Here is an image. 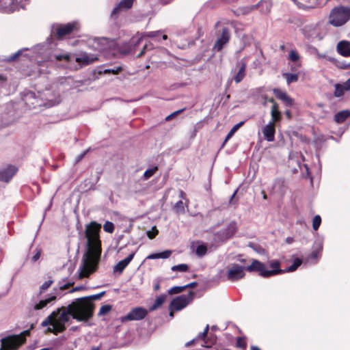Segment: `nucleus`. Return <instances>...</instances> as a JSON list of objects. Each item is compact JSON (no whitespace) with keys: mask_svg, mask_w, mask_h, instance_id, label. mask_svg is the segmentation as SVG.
Here are the masks:
<instances>
[{"mask_svg":"<svg viewBox=\"0 0 350 350\" xmlns=\"http://www.w3.org/2000/svg\"><path fill=\"white\" fill-rule=\"evenodd\" d=\"M100 229V224L91 221L85 225L84 232L81 234V237L85 240L86 252L78 270L80 278L88 277L97 268L101 254Z\"/></svg>","mask_w":350,"mask_h":350,"instance_id":"obj_1","label":"nucleus"},{"mask_svg":"<svg viewBox=\"0 0 350 350\" xmlns=\"http://www.w3.org/2000/svg\"><path fill=\"white\" fill-rule=\"evenodd\" d=\"M67 306L53 311L42 323V327H48L47 331L57 335L66 330V324L70 321V314Z\"/></svg>","mask_w":350,"mask_h":350,"instance_id":"obj_2","label":"nucleus"},{"mask_svg":"<svg viewBox=\"0 0 350 350\" xmlns=\"http://www.w3.org/2000/svg\"><path fill=\"white\" fill-rule=\"evenodd\" d=\"M67 308L72 319L77 321H88L93 316L94 304L81 297L72 301Z\"/></svg>","mask_w":350,"mask_h":350,"instance_id":"obj_3","label":"nucleus"},{"mask_svg":"<svg viewBox=\"0 0 350 350\" xmlns=\"http://www.w3.org/2000/svg\"><path fill=\"white\" fill-rule=\"evenodd\" d=\"M350 19V8L347 6L334 8L329 15V23L334 27H340Z\"/></svg>","mask_w":350,"mask_h":350,"instance_id":"obj_4","label":"nucleus"},{"mask_svg":"<svg viewBox=\"0 0 350 350\" xmlns=\"http://www.w3.org/2000/svg\"><path fill=\"white\" fill-rule=\"evenodd\" d=\"M30 333L29 330H25L18 335H12L1 340V346L0 350H16L25 342V337Z\"/></svg>","mask_w":350,"mask_h":350,"instance_id":"obj_5","label":"nucleus"},{"mask_svg":"<svg viewBox=\"0 0 350 350\" xmlns=\"http://www.w3.org/2000/svg\"><path fill=\"white\" fill-rule=\"evenodd\" d=\"M301 31L305 38L311 40H321L325 35L324 28L320 23L308 24L301 29Z\"/></svg>","mask_w":350,"mask_h":350,"instance_id":"obj_6","label":"nucleus"},{"mask_svg":"<svg viewBox=\"0 0 350 350\" xmlns=\"http://www.w3.org/2000/svg\"><path fill=\"white\" fill-rule=\"evenodd\" d=\"M248 271H259L260 275L262 277H269L278 273H281L283 271L282 269L278 270H267L265 265L257 260H253L252 264L245 267Z\"/></svg>","mask_w":350,"mask_h":350,"instance_id":"obj_7","label":"nucleus"},{"mask_svg":"<svg viewBox=\"0 0 350 350\" xmlns=\"http://www.w3.org/2000/svg\"><path fill=\"white\" fill-rule=\"evenodd\" d=\"M195 293L192 291L187 295H179L172 301L170 306L172 310L179 311L185 308L193 299Z\"/></svg>","mask_w":350,"mask_h":350,"instance_id":"obj_8","label":"nucleus"},{"mask_svg":"<svg viewBox=\"0 0 350 350\" xmlns=\"http://www.w3.org/2000/svg\"><path fill=\"white\" fill-rule=\"evenodd\" d=\"M245 267L238 264H231L227 271V278L230 281H235L245 276Z\"/></svg>","mask_w":350,"mask_h":350,"instance_id":"obj_9","label":"nucleus"},{"mask_svg":"<svg viewBox=\"0 0 350 350\" xmlns=\"http://www.w3.org/2000/svg\"><path fill=\"white\" fill-rule=\"evenodd\" d=\"M77 23L75 22L69 23L66 25L56 24L52 27L53 33H56L58 38H62L73 31Z\"/></svg>","mask_w":350,"mask_h":350,"instance_id":"obj_10","label":"nucleus"},{"mask_svg":"<svg viewBox=\"0 0 350 350\" xmlns=\"http://www.w3.org/2000/svg\"><path fill=\"white\" fill-rule=\"evenodd\" d=\"M46 50V46L44 44H38L33 49H31L29 53L25 55L30 59L31 61H35L38 64H40L42 62L43 53Z\"/></svg>","mask_w":350,"mask_h":350,"instance_id":"obj_11","label":"nucleus"},{"mask_svg":"<svg viewBox=\"0 0 350 350\" xmlns=\"http://www.w3.org/2000/svg\"><path fill=\"white\" fill-rule=\"evenodd\" d=\"M27 0H8L2 5L1 9L5 12H13L24 8Z\"/></svg>","mask_w":350,"mask_h":350,"instance_id":"obj_12","label":"nucleus"},{"mask_svg":"<svg viewBox=\"0 0 350 350\" xmlns=\"http://www.w3.org/2000/svg\"><path fill=\"white\" fill-rule=\"evenodd\" d=\"M18 169L14 165H8L0 169V181L8 183L17 172Z\"/></svg>","mask_w":350,"mask_h":350,"instance_id":"obj_13","label":"nucleus"},{"mask_svg":"<svg viewBox=\"0 0 350 350\" xmlns=\"http://www.w3.org/2000/svg\"><path fill=\"white\" fill-rule=\"evenodd\" d=\"M148 312L146 309L137 307L133 308L124 317L126 320L129 321H139L143 319L147 314Z\"/></svg>","mask_w":350,"mask_h":350,"instance_id":"obj_14","label":"nucleus"},{"mask_svg":"<svg viewBox=\"0 0 350 350\" xmlns=\"http://www.w3.org/2000/svg\"><path fill=\"white\" fill-rule=\"evenodd\" d=\"M264 138L269 142H273L275 139V124L269 122V123L263 126L261 129Z\"/></svg>","mask_w":350,"mask_h":350,"instance_id":"obj_15","label":"nucleus"},{"mask_svg":"<svg viewBox=\"0 0 350 350\" xmlns=\"http://www.w3.org/2000/svg\"><path fill=\"white\" fill-rule=\"evenodd\" d=\"M230 40V32L227 28H223L222 33L219 38L215 42L213 49L217 51H221L224 46Z\"/></svg>","mask_w":350,"mask_h":350,"instance_id":"obj_16","label":"nucleus"},{"mask_svg":"<svg viewBox=\"0 0 350 350\" xmlns=\"http://www.w3.org/2000/svg\"><path fill=\"white\" fill-rule=\"evenodd\" d=\"M134 1L135 0H121L112 10L111 16L113 17L122 12L129 10L131 8Z\"/></svg>","mask_w":350,"mask_h":350,"instance_id":"obj_17","label":"nucleus"},{"mask_svg":"<svg viewBox=\"0 0 350 350\" xmlns=\"http://www.w3.org/2000/svg\"><path fill=\"white\" fill-rule=\"evenodd\" d=\"M191 248L198 257L202 258L207 253L206 245L202 243L199 241L193 242L191 245Z\"/></svg>","mask_w":350,"mask_h":350,"instance_id":"obj_18","label":"nucleus"},{"mask_svg":"<svg viewBox=\"0 0 350 350\" xmlns=\"http://www.w3.org/2000/svg\"><path fill=\"white\" fill-rule=\"evenodd\" d=\"M135 253L129 254L126 258L118 262L113 267V272L121 274L134 257Z\"/></svg>","mask_w":350,"mask_h":350,"instance_id":"obj_19","label":"nucleus"},{"mask_svg":"<svg viewBox=\"0 0 350 350\" xmlns=\"http://www.w3.org/2000/svg\"><path fill=\"white\" fill-rule=\"evenodd\" d=\"M98 57L93 54L83 53L80 56L76 57V62L83 65H88L96 61Z\"/></svg>","mask_w":350,"mask_h":350,"instance_id":"obj_20","label":"nucleus"},{"mask_svg":"<svg viewBox=\"0 0 350 350\" xmlns=\"http://www.w3.org/2000/svg\"><path fill=\"white\" fill-rule=\"evenodd\" d=\"M337 51L344 57L350 56V42L342 40L337 44Z\"/></svg>","mask_w":350,"mask_h":350,"instance_id":"obj_21","label":"nucleus"},{"mask_svg":"<svg viewBox=\"0 0 350 350\" xmlns=\"http://www.w3.org/2000/svg\"><path fill=\"white\" fill-rule=\"evenodd\" d=\"M239 64L240 65L239 71L234 76V80L237 83H240L244 79L246 73V62L241 61L239 63Z\"/></svg>","mask_w":350,"mask_h":350,"instance_id":"obj_22","label":"nucleus"},{"mask_svg":"<svg viewBox=\"0 0 350 350\" xmlns=\"http://www.w3.org/2000/svg\"><path fill=\"white\" fill-rule=\"evenodd\" d=\"M189 204V200L188 199H185V202L180 200L174 204L173 210L176 214H185V207L188 208Z\"/></svg>","mask_w":350,"mask_h":350,"instance_id":"obj_23","label":"nucleus"},{"mask_svg":"<svg viewBox=\"0 0 350 350\" xmlns=\"http://www.w3.org/2000/svg\"><path fill=\"white\" fill-rule=\"evenodd\" d=\"M55 299H56V296L51 295L45 299L40 300L39 302L35 303L33 305V308L35 310H41V309L44 308V307H46L48 304L54 302L55 301Z\"/></svg>","mask_w":350,"mask_h":350,"instance_id":"obj_24","label":"nucleus"},{"mask_svg":"<svg viewBox=\"0 0 350 350\" xmlns=\"http://www.w3.org/2000/svg\"><path fill=\"white\" fill-rule=\"evenodd\" d=\"M172 250H167L159 253H154L148 255L146 258L147 259H158V258H168L172 254Z\"/></svg>","mask_w":350,"mask_h":350,"instance_id":"obj_25","label":"nucleus"},{"mask_svg":"<svg viewBox=\"0 0 350 350\" xmlns=\"http://www.w3.org/2000/svg\"><path fill=\"white\" fill-rule=\"evenodd\" d=\"M237 229V224L235 221H231L226 229H225L224 234L226 238L232 237L236 232Z\"/></svg>","mask_w":350,"mask_h":350,"instance_id":"obj_26","label":"nucleus"},{"mask_svg":"<svg viewBox=\"0 0 350 350\" xmlns=\"http://www.w3.org/2000/svg\"><path fill=\"white\" fill-rule=\"evenodd\" d=\"M350 116V111L343 110L335 115L334 120L338 123L343 122L348 117Z\"/></svg>","mask_w":350,"mask_h":350,"instance_id":"obj_27","label":"nucleus"},{"mask_svg":"<svg viewBox=\"0 0 350 350\" xmlns=\"http://www.w3.org/2000/svg\"><path fill=\"white\" fill-rule=\"evenodd\" d=\"M282 76L286 80L288 85L297 82L299 79V75L296 73L284 72L282 74Z\"/></svg>","mask_w":350,"mask_h":350,"instance_id":"obj_28","label":"nucleus"},{"mask_svg":"<svg viewBox=\"0 0 350 350\" xmlns=\"http://www.w3.org/2000/svg\"><path fill=\"white\" fill-rule=\"evenodd\" d=\"M166 298V295H162L157 297L154 302V304L150 307V310H154L160 307L165 301Z\"/></svg>","mask_w":350,"mask_h":350,"instance_id":"obj_29","label":"nucleus"},{"mask_svg":"<svg viewBox=\"0 0 350 350\" xmlns=\"http://www.w3.org/2000/svg\"><path fill=\"white\" fill-rule=\"evenodd\" d=\"M160 33L161 32L159 31H156L145 32V33H143L141 34L137 33V36H139V37L137 38V41L135 44H139V42L143 39L144 37L153 38V37H156L157 36L160 34Z\"/></svg>","mask_w":350,"mask_h":350,"instance_id":"obj_30","label":"nucleus"},{"mask_svg":"<svg viewBox=\"0 0 350 350\" xmlns=\"http://www.w3.org/2000/svg\"><path fill=\"white\" fill-rule=\"evenodd\" d=\"M301 263H302V260L301 259L296 258L293 261V265H291L290 267H288L286 270H282L283 271L282 273L293 272V271H295L297 269V267L301 265Z\"/></svg>","mask_w":350,"mask_h":350,"instance_id":"obj_31","label":"nucleus"},{"mask_svg":"<svg viewBox=\"0 0 350 350\" xmlns=\"http://www.w3.org/2000/svg\"><path fill=\"white\" fill-rule=\"evenodd\" d=\"M301 263H302V260L301 259L296 258L293 261V265H291L290 267H288L286 270H282L283 271L282 273L293 272V271H295L297 269V267L301 265Z\"/></svg>","mask_w":350,"mask_h":350,"instance_id":"obj_32","label":"nucleus"},{"mask_svg":"<svg viewBox=\"0 0 350 350\" xmlns=\"http://www.w3.org/2000/svg\"><path fill=\"white\" fill-rule=\"evenodd\" d=\"M308 3L307 7L314 8L317 6L324 5L328 0H306Z\"/></svg>","mask_w":350,"mask_h":350,"instance_id":"obj_33","label":"nucleus"},{"mask_svg":"<svg viewBox=\"0 0 350 350\" xmlns=\"http://www.w3.org/2000/svg\"><path fill=\"white\" fill-rule=\"evenodd\" d=\"M208 325H207L204 329V330L200 333L199 335L198 336V337L189 342H188L187 344H186V346H189L191 343L194 342L196 340H198V339H202L203 340L206 336V334L208 333Z\"/></svg>","mask_w":350,"mask_h":350,"instance_id":"obj_34","label":"nucleus"},{"mask_svg":"<svg viewBox=\"0 0 350 350\" xmlns=\"http://www.w3.org/2000/svg\"><path fill=\"white\" fill-rule=\"evenodd\" d=\"M273 93H274L275 96L278 99L281 100L282 101L285 100L286 98V97L288 96V95L286 92H284L279 89H274Z\"/></svg>","mask_w":350,"mask_h":350,"instance_id":"obj_35","label":"nucleus"},{"mask_svg":"<svg viewBox=\"0 0 350 350\" xmlns=\"http://www.w3.org/2000/svg\"><path fill=\"white\" fill-rule=\"evenodd\" d=\"M273 93H274L275 96L278 99L281 100L282 101L285 100L286 98V97L288 96V95L286 92H284L279 89H274Z\"/></svg>","mask_w":350,"mask_h":350,"instance_id":"obj_36","label":"nucleus"},{"mask_svg":"<svg viewBox=\"0 0 350 350\" xmlns=\"http://www.w3.org/2000/svg\"><path fill=\"white\" fill-rule=\"evenodd\" d=\"M171 269L173 271L185 272L188 270V265L186 264H180L172 267Z\"/></svg>","mask_w":350,"mask_h":350,"instance_id":"obj_37","label":"nucleus"},{"mask_svg":"<svg viewBox=\"0 0 350 350\" xmlns=\"http://www.w3.org/2000/svg\"><path fill=\"white\" fill-rule=\"evenodd\" d=\"M300 58L299 55L295 50H291L288 54V59L293 62H297Z\"/></svg>","mask_w":350,"mask_h":350,"instance_id":"obj_38","label":"nucleus"},{"mask_svg":"<svg viewBox=\"0 0 350 350\" xmlns=\"http://www.w3.org/2000/svg\"><path fill=\"white\" fill-rule=\"evenodd\" d=\"M271 120L269 122H273V124H275V122L280 121L282 117L280 111H271Z\"/></svg>","mask_w":350,"mask_h":350,"instance_id":"obj_39","label":"nucleus"},{"mask_svg":"<svg viewBox=\"0 0 350 350\" xmlns=\"http://www.w3.org/2000/svg\"><path fill=\"white\" fill-rule=\"evenodd\" d=\"M105 292L103 291V292H101L100 293H98V294H95V295L84 297L83 298L86 299L87 300H88L89 302H93L94 300H98V299H100L105 295Z\"/></svg>","mask_w":350,"mask_h":350,"instance_id":"obj_40","label":"nucleus"},{"mask_svg":"<svg viewBox=\"0 0 350 350\" xmlns=\"http://www.w3.org/2000/svg\"><path fill=\"white\" fill-rule=\"evenodd\" d=\"M243 124V122H240L239 123L235 124L232 129L230 131V132L228 133L226 137V140H228V139H230L234 134V133Z\"/></svg>","mask_w":350,"mask_h":350,"instance_id":"obj_41","label":"nucleus"},{"mask_svg":"<svg viewBox=\"0 0 350 350\" xmlns=\"http://www.w3.org/2000/svg\"><path fill=\"white\" fill-rule=\"evenodd\" d=\"M344 90L345 89L344 88L343 85H341L340 84H336L335 85V92H334V96L336 97H340L343 95Z\"/></svg>","mask_w":350,"mask_h":350,"instance_id":"obj_42","label":"nucleus"},{"mask_svg":"<svg viewBox=\"0 0 350 350\" xmlns=\"http://www.w3.org/2000/svg\"><path fill=\"white\" fill-rule=\"evenodd\" d=\"M103 229L107 232L112 233L114 231L113 224L109 221H105L103 225Z\"/></svg>","mask_w":350,"mask_h":350,"instance_id":"obj_43","label":"nucleus"},{"mask_svg":"<svg viewBox=\"0 0 350 350\" xmlns=\"http://www.w3.org/2000/svg\"><path fill=\"white\" fill-rule=\"evenodd\" d=\"M321 223V218L319 215H316L312 221V228L314 230H317Z\"/></svg>","mask_w":350,"mask_h":350,"instance_id":"obj_44","label":"nucleus"},{"mask_svg":"<svg viewBox=\"0 0 350 350\" xmlns=\"http://www.w3.org/2000/svg\"><path fill=\"white\" fill-rule=\"evenodd\" d=\"M111 310V306L110 305H104L103 306H101V308H100V310H99V312H98V315L99 316H102V315H105L106 314H107L108 312H109Z\"/></svg>","mask_w":350,"mask_h":350,"instance_id":"obj_45","label":"nucleus"},{"mask_svg":"<svg viewBox=\"0 0 350 350\" xmlns=\"http://www.w3.org/2000/svg\"><path fill=\"white\" fill-rule=\"evenodd\" d=\"M122 70V67L121 66H117L116 68H107V69H105L104 70V73L105 74H113V75H116V74H118L120 71Z\"/></svg>","mask_w":350,"mask_h":350,"instance_id":"obj_46","label":"nucleus"},{"mask_svg":"<svg viewBox=\"0 0 350 350\" xmlns=\"http://www.w3.org/2000/svg\"><path fill=\"white\" fill-rule=\"evenodd\" d=\"M185 289V288L184 286H174V287L171 288L168 291V293L170 294H177V293H181Z\"/></svg>","mask_w":350,"mask_h":350,"instance_id":"obj_47","label":"nucleus"},{"mask_svg":"<svg viewBox=\"0 0 350 350\" xmlns=\"http://www.w3.org/2000/svg\"><path fill=\"white\" fill-rule=\"evenodd\" d=\"M157 170V167H154L150 168V169H148L144 172V176L145 177L146 179H148L150 177H151L155 173V172Z\"/></svg>","mask_w":350,"mask_h":350,"instance_id":"obj_48","label":"nucleus"},{"mask_svg":"<svg viewBox=\"0 0 350 350\" xmlns=\"http://www.w3.org/2000/svg\"><path fill=\"white\" fill-rule=\"evenodd\" d=\"M237 345L238 347L244 349L247 347V342L244 338H239L237 341Z\"/></svg>","mask_w":350,"mask_h":350,"instance_id":"obj_49","label":"nucleus"},{"mask_svg":"<svg viewBox=\"0 0 350 350\" xmlns=\"http://www.w3.org/2000/svg\"><path fill=\"white\" fill-rule=\"evenodd\" d=\"M55 59L56 60H62L65 59L66 61H70V56L68 54H64V55H55Z\"/></svg>","mask_w":350,"mask_h":350,"instance_id":"obj_50","label":"nucleus"},{"mask_svg":"<svg viewBox=\"0 0 350 350\" xmlns=\"http://www.w3.org/2000/svg\"><path fill=\"white\" fill-rule=\"evenodd\" d=\"M152 232H151V231L147 232V236L148 237V238H150L151 239L154 238V237L158 234V230L155 226L152 227Z\"/></svg>","mask_w":350,"mask_h":350,"instance_id":"obj_51","label":"nucleus"},{"mask_svg":"<svg viewBox=\"0 0 350 350\" xmlns=\"http://www.w3.org/2000/svg\"><path fill=\"white\" fill-rule=\"evenodd\" d=\"M40 255H41V250L37 248L36 250V254L31 258L32 262H36L40 258Z\"/></svg>","mask_w":350,"mask_h":350,"instance_id":"obj_52","label":"nucleus"},{"mask_svg":"<svg viewBox=\"0 0 350 350\" xmlns=\"http://www.w3.org/2000/svg\"><path fill=\"white\" fill-rule=\"evenodd\" d=\"M52 282H53L52 280H48V281H46L45 282H44L42 284V285L40 286L41 292L44 291L46 289H48L49 288V286L51 285Z\"/></svg>","mask_w":350,"mask_h":350,"instance_id":"obj_53","label":"nucleus"},{"mask_svg":"<svg viewBox=\"0 0 350 350\" xmlns=\"http://www.w3.org/2000/svg\"><path fill=\"white\" fill-rule=\"evenodd\" d=\"M287 107H291L294 104V100L289 96L282 101Z\"/></svg>","mask_w":350,"mask_h":350,"instance_id":"obj_54","label":"nucleus"},{"mask_svg":"<svg viewBox=\"0 0 350 350\" xmlns=\"http://www.w3.org/2000/svg\"><path fill=\"white\" fill-rule=\"evenodd\" d=\"M269 101L273 103V105L271 109V111H279L278 105L274 101V100L273 98H270L269 100Z\"/></svg>","mask_w":350,"mask_h":350,"instance_id":"obj_55","label":"nucleus"},{"mask_svg":"<svg viewBox=\"0 0 350 350\" xmlns=\"http://www.w3.org/2000/svg\"><path fill=\"white\" fill-rule=\"evenodd\" d=\"M24 50H20L18 51H17L16 53H15L14 54H13L9 59L10 61H13V60H15L18 57H19L20 55H22L23 52Z\"/></svg>","mask_w":350,"mask_h":350,"instance_id":"obj_56","label":"nucleus"},{"mask_svg":"<svg viewBox=\"0 0 350 350\" xmlns=\"http://www.w3.org/2000/svg\"><path fill=\"white\" fill-rule=\"evenodd\" d=\"M270 266L273 268V270H278L279 269L280 263L278 261H273L271 262Z\"/></svg>","mask_w":350,"mask_h":350,"instance_id":"obj_57","label":"nucleus"},{"mask_svg":"<svg viewBox=\"0 0 350 350\" xmlns=\"http://www.w3.org/2000/svg\"><path fill=\"white\" fill-rule=\"evenodd\" d=\"M152 44H146L144 46V49L143 50L141 51V53L138 55V57H141L142 55H143V54L145 53V51L148 49H152Z\"/></svg>","mask_w":350,"mask_h":350,"instance_id":"obj_58","label":"nucleus"},{"mask_svg":"<svg viewBox=\"0 0 350 350\" xmlns=\"http://www.w3.org/2000/svg\"><path fill=\"white\" fill-rule=\"evenodd\" d=\"M315 51V54H316V56L318 59H324L325 57V54H323V53H320L317 49H314Z\"/></svg>","mask_w":350,"mask_h":350,"instance_id":"obj_59","label":"nucleus"},{"mask_svg":"<svg viewBox=\"0 0 350 350\" xmlns=\"http://www.w3.org/2000/svg\"><path fill=\"white\" fill-rule=\"evenodd\" d=\"M7 79L3 75H0V88L3 87Z\"/></svg>","mask_w":350,"mask_h":350,"instance_id":"obj_60","label":"nucleus"},{"mask_svg":"<svg viewBox=\"0 0 350 350\" xmlns=\"http://www.w3.org/2000/svg\"><path fill=\"white\" fill-rule=\"evenodd\" d=\"M343 86L345 90H350V78L346 81Z\"/></svg>","mask_w":350,"mask_h":350,"instance_id":"obj_61","label":"nucleus"},{"mask_svg":"<svg viewBox=\"0 0 350 350\" xmlns=\"http://www.w3.org/2000/svg\"><path fill=\"white\" fill-rule=\"evenodd\" d=\"M179 198L182 199V200H185V199H187L186 198V194L185 192H183L182 190H180L179 191Z\"/></svg>","mask_w":350,"mask_h":350,"instance_id":"obj_62","label":"nucleus"},{"mask_svg":"<svg viewBox=\"0 0 350 350\" xmlns=\"http://www.w3.org/2000/svg\"><path fill=\"white\" fill-rule=\"evenodd\" d=\"M197 285V283L196 282H191V283H189L187 285H185V288H193V287H195Z\"/></svg>","mask_w":350,"mask_h":350,"instance_id":"obj_63","label":"nucleus"},{"mask_svg":"<svg viewBox=\"0 0 350 350\" xmlns=\"http://www.w3.org/2000/svg\"><path fill=\"white\" fill-rule=\"evenodd\" d=\"M71 285H72V284H70V283H68V284H66L60 285V286H59V288H60L61 289L64 290V289H66V288H68L70 286H71Z\"/></svg>","mask_w":350,"mask_h":350,"instance_id":"obj_64","label":"nucleus"}]
</instances>
